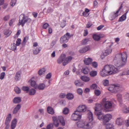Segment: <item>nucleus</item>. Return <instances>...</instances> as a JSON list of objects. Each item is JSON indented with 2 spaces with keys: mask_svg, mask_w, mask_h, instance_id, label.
Masks as SVG:
<instances>
[{
  "mask_svg": "<svg viewBox=\"0 0 129 129\" xmlns=\"http://www.w3.org/2000/svg\"><path fill=\"white\" fill-rule=\"evenodd\" d=\"M127 57L126 52L117 54L114 60L115 65L118 67H122L126 63Z\"/></svg>",
  "mask_w": 129,
  "mask_h": 129,
  "instance_id": "1",
  "label": "nucleus"
},
{
  "mask_svg": "<svg viewBox=\"0 0 129 129\" xmlns=\"http://www.w3.org/2000/svg\"><path fill=\"white\" fill-rule=\"evenodd\" d=\"M118 72L117 68L113 65H107L100 71V74L102 76L105 77L109 75L114 74Z\"/></svg>",
  "mask_w": 129,
  "mask_h": 129,
  "instance_id": "2",
  "label": "nucleus"
},
{
  "mask_svg": "<svg viewBox=\"0 0 129 129\" xmlns=\"http://www.w3.org/2000/svg\"><path fill=\"white\" fill-rule=\"evenodd\" d=\"M86 122L82 120L78 121L76 123L77 126L85 129H91L93 126L94 123L92 121Z\"/></svg>",
  "mask_w": 129,
  "mask_h": 129,
  "instance_id": "3",
  "label": "nucleus"
},
{
  "mask_svg": "<svg viewBox=\"0 0 129 129\" xmlns=\"http://www.w3.org/2000/svg\"><path fill=\"white\" fill-rule=\"evenodd\" d=\"M102 104L104 108L106 109H111L113 106L112 102L108 101L106 98H104L103 99Z\"/></svg>",
  "mask_w": 129,
  "mask_h": 129,
  "instance_id": "4",
  "label": "nucleus"
},
{
  "mask_svg": "<svg viewBox=\"0 0 129 129\" xmlns=\"http://www.w3.org/2000/svg\"><path fill=\"white\" fill-rule=\"evenodd\" d=\"M20 18L19 20V22L18 24V25H21L22 27L23 26L24 24L27 22V16H25L24 14H21L19 16Z\"/></svg>",
  "mask_w": 129,
  "mask_h": 129,
  "instance_id": "5",
  "label": "nucleus"
},
{
  "mask_svg": "<svg viewBox=\"0 0 129 129\" xmlns=\"http://www.w3.org/2000/svg\"><path fill=\"white\" fill-rule=\"evenodd\" d=\"M71 37V36L70 33H67L63 36L61 37L60 40V42L61 43L67 42Z\"/></svg>",
  "mask_w": 129,
  "mask_h": 129,
  "instance_id": "6",
  "label": "nucleus"
},
{
  "mask_svg": "<svg viewBox=\"0 0 129 129\" xmlns=\"http://www.w3.org/2000/svg\"><path fill=\"white\" fill-rule=\"evenodd\" d=\"M81 118V114L77 111H75L72 115V119L74 120H79Z\"/></svg>",
  "mask_w": 129,
  "mask_h": 129,
  "instance_id": "7",
  "label": "nucleus"
},
{
  "mask_svg": "<svg viewBox=\"0 0 129 129\" xmlns=\"http://www.w3.org/2000/svg\"><path fill=\"white\" fill-rule=\"evenodd\" d=\"M112 118V115L110 114H107L105 115L103 117V123L104 124L109 122Z\"/></svg>",
  "mask_w": 129,
  "mask_h": 129,
  "instance_id": "8",
  "label": "nucleus"
},
{
  "mask_svg": "<svg viewBox=\"0 0 129 129\" xmlns=\"http://www.w3.org/2000/svg\"><path fill=\"white\" fill-rule=\"evenodd\" d=\"M122 8V5H121L119 9L116 13H113L110 15V17H109L110 19L111 20H112L117 17L118 16V14L120 9H121Z\"/></svg>",
  "mask_w": 129,
  "mask_h": 129,
  "instance_id": "9",
  "label": "nucleus"
},
{
  "mask_svg": "<svg viewBox=\"0 0 129 129\" xmlns=\"http://www.w3.org/2000/svg\"><path fill=\"white\" fill-rule=\"evenodd\" d=\"M87 107L84 105H80L77 109V110L79 113L84 112L86 110Z\"/></svg>",
  "mask_w": 129,
  "mask_h": 129,
  "instance_id": "10",
  "label": "nucleus"
},
{
  "mask_svg": "<svg viewBox=\"0 0 129 129\" xmlns=\"http://www.w3.org/2000/svg\"><path fill=\"white\" fill-rule=\"evenodd\" d=\"M101 105L99 104H96L95 109V114H98V112H101Z\"/></svg>",
  "mask_w": 129,
  "mask_h": 129,
  "instance_id": "11",
  "label": "nucleus"
},
{
  "mask_svg": "<svg viewBox=\"0 0 129 129\" xmlns=\"http://www.w3.org/2000/svg\"><path fill=\"white\" fill-rule=\"evenodd\" d=\"M72 57L70 56H69L66 58H65L64 59V61L63 63V65L65 66L70 62L72 59Z\"/></svg>",
  "mask_w": 129,
  "mask_h": 129,
  "instance_id": "12",
  "label": "nucleus"
},
{
  "mask_svg": "<svg viewBox=\"0 0 129 129\" xmlns=\"http://www.w3.org/2000/svg\"><path fill=\"white\" fill-rule=\"evenodd\" d=\"M66 57V55L64 54H62L57 60V61L58 63L60 64L64 60Z\"/></svg>",
  "mask_w": 129,
  "mask_h": 129,
  "instance_id": "13",
  "label": "nucleus"
},
{
  "mask_svg": "<svg viewBox=\"0 0 129 129\" xmlns=\"http://www.w3.org/2000/svg\"><path fill=\"white\" fill-rule=\"evenodd\" d=\"M90 49L89 47L88 46L86 47L81 48L79 50V52L81 53H85Z\"/></svg>",
  "mask_w": 129,
  "mask_h": 129,
  "instance_id": "14",
  "label": "nucleus"
},
{
  "mask_svg": "<svg viewBox=\"0 0 129 129\" xmlns=\"http://www.w3.org/2000/svg\"><path fill=\"white\" fill-rule=\"evenodd\" d=\"M123 122V120L121 117L117 118L116 121V123L119 125H121L122 124Z\"/></svg>",
  "mask_w": 129,
  "mask_h": 129,
  "instance_id": "15",
  "label": "nucleus"
},
{
  "mask_svg": "<svg viewBox=\"0 0 129 129\" xmlns=\"http://www.w3.org/2000/svg\"><path fill=\"white\" fill-rule=\"evenodd\" d=\"M87 116L89 121H92L93 119V117L92 113L89 111H88Z\"/></svg>",
  "mask_w": 129,
  "mask_h": 129,
  "instance_id": "16",
  "label": "nucleus"
},
{
  "mask_svg": "<svg viewBox=\"0 0 129 129\" xmlns=\"http://www.w3.org/2000/svg\"><path fill=\"white\" fill-rule=\"evenodd\" d=\"M92 61V59L88 58H85L84 60V63L86 65H88L90 64Z\"/></svg>",
  "mask_w": 129,
  "mask_h": 129,
  "instance_id": "17",
  "label": "nucleus"
},
{
  "mask_svg": "<svg viewBox=\"0 0 129 129\" xmlns=\"http://www.w3.org/2000/svg\"><path fill=\"white\" fill-rule=\"evenodd\" d=\"M21 107V105L20 104L17 105L14 109L13 112V113L14 114H16L20 109Z\"/></svg>",
  "mask_w": 129,
  "mask_h": 129,
  "instance_id": "18",
  "label": "nucleus"
},
{
  "mask_svg": "<svg viewBox=\"0 0 129 129\" xmlns=\"http://www.w3.org/2000/svg\"><path fill=\"white\" fill-rule=\"evenodd\" d=\"M33 79L32 78L30 80H29V82H30V85L34 87L35 89L37 88V85L36 84L35 81L32 80Z\"/></svg>",
  "mask_w": 129,
  "mask_h": 129,
  "instance_id": "19",
  "label": "nucleus"
},
{
  "mask_svg": "<svg viewBox=\"0 0 129 129\" xmlns=\"http://www.w3.org/2000/svg\"><path fill=\"white\" fill-rule=\"evenodd\" d=\"M58 118L61 125L64 126L65 125V122L63 117L61 116H59Z\"/></svg>",
  "mask_w": 129,
  "mask_h": 129,
  "instance_id": "20",
  "label": "nucleus"
},
{
  "mask_svg": "<svg viewBox=\"0 0 129 129\" xmlns=\"http://www.w3.org/2000/svg\"><path fill=\"white\" fill-rule=\"evenodd\" d=\"M128 11H127L126 13L123 15L119 19L118 21L119 22L123 21L125 20L126 18V15L127 13L128 12Z\"/></svg>",
  "mask_w": 129,
  "mask_h": 129,
  "instance_id": "21",
  "label": "nucleus"
},
{
  "mask_svg": "<svg viewBox=\"0 0 129 129\" xmlns=\"http://www.w3.org/2000/svg\"><path fill=\"white\" fill-rule=\"evenodd\" d=\"M41 49L42 48L40 47H37L33 50V54H38L41 51Z\"/></svg>",
  "mask_w": 129,
  "mask_h": 129,
  "instance_id": "22",
  "label": "nucleus"
},
{
  "mask_svg": "<svg viewBox=\"0 0 129 129\" xmlns=\"http://www.w3.org/2000/svg\"><path fill=\"white\" fill-rule=\"evenodd\" d=\"M21 101V98L20 97H16L13 100V102L15 104L19 103Z\"/></svg>",
  "mask_w": 129,
  "mask_h": 129,
  "instance_id": "23",
  "label": "nucleus"
},
{
  "mask_svg": "<svg viewBox=\"0 0 129 129\" xmlns=\"http://www.w3.org/2000/svg\"><path fill=\"white\" fill-rule=\"evenodd\" d=\"M101 36L100 35L94 34L93 35V39L95 41H98L100 40Z\"/></svg>",
  "mask_w": 129,
  "mask_h": 129,
  "instance_id": "24",
  "label": "nucleus"
},
{
  "mask_svg": "<svg viewBox=\"0 0 129 129\" xmlns=\"http://www.w3.org/2000/svg\"><path fill=\"white\" fill-rule=\"evenodd\" d=\"M81 80L85 82H88L90 80V78L89 77L86 76H82L81 77Z\"/></svg>",
  "mask_w": 129,
  "mask_h": 129,
  "instance_id": "25",
  "label": "nucleus"
},
{
  "mask_svg": "<svg viewBox=\"0 0 129 129\" xmlns=\"http://www.w3.org/2000/svg\"><path fill=\"white\" fill-rule=\"evenodd\" d=\"M97 116L98 119L101 120L102 119L103 120V117L104 116L103 114L101 112H98V114H95Z\"/></svg>",
  "mask_w": 129,
  "mask_h": 129,
  "instance_id": "26",
  "label": "nucleus"
},
{
  "mask_svg": "<svg viewBox=\"0 0 129 129\" xmlns=\"http://www.w3.org/2000/svg\"><path fill=\"white\" fill-rule=\"evenodd\" d=\"M17 123V120L16 118L14 119L12 122L11 125V128L14 129Z\"/></svg>",
  "mask_w": 129,
  "mask_h": 129,
  "instance_id": "27",
  "label": "nucleus"
},
{
  "mask_svg": "<svg viewBox=\"0 0 129 129\" xmlns=\"http://www.w3.org/2000/svg\"><path fill=\"white\" fill-rule=\"evenodd\" d=\"M21 72L19 71L16 72L15 77V80L16 81H18L19 80L20 77Z\"/></svg>",
  "mask_w": 129,
  "mask_h": 129,
  "instance_id": "28",
  "label": "nucleus"
},
{
  "mask_svg": "<svg viewBox=\"0 0 129 129\" xmlns=\"http://www.w3.org/2000/svg\"><path fill=\"white\" fill-rule=\"evenodd\" d=\"M82 72L84 74H88L89 72V70L87 67L83 68L82 70Z\"/></svg>",
  "mask_w": 129,
  "mask_h": 129,
  "instance_id": "29",
  "label": "nucleus"
},
{
  "mask_svg": "<svg viewBox=\"0 0 129 129\" xmlns=\"http://www.w3.org/2000/svg\"><path fill=\"white\" fill-rule=\"evenodd\" d=\"M47 111L48 113L52 115L54 113V111L53 109L51 107H49L47 108Z\"/></svg>",
  "mask_w": 129,
  "mask_h": 129,
  "instance_id": "30",
  "label": "nucleus"
},
{
  "mask_svg": "<svg viewBox=\"0 0 129 129\" xmlns=\"http://www.w3.org/2000/svg\"><path fill=\"white\" fill-rule=\"evenodd\" d=\"M117 98L119 102L121 104L122 102V95L120 94H118L117 95Z\"/></svg>",
  "mask_w": 129,
  "mask_h": 129,
  "instance_id": "31",
  "label": "nucleus"
},
{
  "mask_svg": "<svg viewBox=\"0 0 129 129\" xmlns=\"http://www.w3.org/2000/svg\"><path fill=\"white\" fill-rule=\"evenodd\" d=\"M97 74L96 71H92L89 73L90 76L91 77H93L96 76Z\"/></svg>",
  "mask_w": 129,
  "mask_h": 129,
  "instance_id": "32",
  "label": "nucleus"
},
{
  "mask_svg": "<svg viewBox=\"0 0 129 129\" xmlns=\"http://www.w3.org/2000/svg\"><path fill=\"white\" fill-rule=\"evenodd\" d=\"M46 69L45 68H42L38 72V73L39 75H41L44 74L46 71Z\"/></svg>",
  "mask_w": 129,
  "mask_h": 129,
  "instance_id": "33",
  "label": "nucleus"
},
{
  "mask_svg": "<svg viewBox=\"0 0 129 129\" xmlns=\"http://www.w3.org/2000/svg\"><path fill=\"white\" fill-rule=\"evenodd\" d=\"M45 87L44 84L42 83H40L39 84L37 88L39 90H42L44 89Z\"/></svg>",
  "mask_w": 129,
  "mask_h": 129,
  "instance_id": "34",
  "label": "nucleus"
},
{
  "mask_svg": "<svg viewBox=\"0 0 129 129\" xmlns=\"http://www.w3.org/2000/svg\"><path fill=\"white\" fill-rule=\"evenodd\" d=\"M67 98L69 100H72L74 98L73 95L71 93H68L66 95Z\"/></svg>",
  "mask_w": 129,
  "mask_h": 129,
  "instance_id": "35",
  "label": "nucleus"
},
{
  "mask_svg": "<svg viewBox=\"0 0 129 129\" xmlns=\"http://www.w3.org/2000/svg\"><path fill=\"white\" fill-rule=\"evenodd\" d=\"M112 50L110 48L108 49L105 50L104 53V54L105 55H107L111 53L112 52Z\"/></svg>",
  "mask_w": 129,
  "mask_h": 129,
  "instance_id": "36",
  "label": "nucleus"
},
{
  "mask_svg": "<svg viewBox=\"0 0 129 129\" xmlns=\"http://www.w3.org/2000/svg\"><path fill=\"white\" fill-rule=\"evenodd\" d=\"M75 85L77 86H81L82 85V84L80 81L77 80L75 82Z\"/></svg>",
  "mask_w": 129,
  "mask_h": 129,
  "instance_id": "37",
  "label": "nucleus"
},
{
  "mask_svg": "<svg viewBox=\"0 0 129 129\" xmlns=\"http://www.w3.org/2000/svg\"><path fill=\"white\" fill-rule=\"evenodd\" d=\"M123 112L125 113H129V109L128 107L127 108V107L125 106L123 107L122 109Z\"/></svg>",
  "mask_w": 129,
  "mask_h": 129,
  "instance_id": "38",
  "label": "nucleus"
},
{
  "mask_svg": "<svg viewBox=\"0 0 129 129\" xmlns=\"http://www.w3.org/2000/svg\"><path fill=\"white\" fill-rule=\"evenodd\" d=\"M107 129H114V126L113 124L109 123L106 125Z\"/></svg>",
  "mask_w": 129,
  "mask_h": 129,
  "instance_id": "39",
  "label": "nucleus"
},
{
  "mask_svg": "<svg viewBox=\"0 0 129 129\" xmlns=\"http://www.w3.org/2000/svg\"><path fill=\"white\" fill-rule=\"evenodd\" d=\"M29 92L30 95H33L35 93L36 91L34 89H31L29 90Z\"/></svg>",
  "mask_w": 129,
  "mask_h": 129,
  "instance_id": "40",
  "label": "nucleus"
},
{
  "mask_svg": "<svg viewBox=\"0 0 129 129\" xmlns=\"http://www.w3.org/2000/svg\"><path fill=\"white\" fill-rule=\"evenodd\" d=\"M4 34L6 35L9 36L11 33V31L8 29H5L4 31Z\"/></svg>",
  "mask_w": 129,
  "mask_h": 129,
  "instance_id": "41",
  "label": "nucleus"
},
{
  "mask_svg": "<svg viewBox=\"0 0 129 129\" xmlns=\"http://www.w3.org/2000/svg\"><path fill=\"white\" fill-rule=\"evenodd\" d=\"M114 90V92L116 93L120 89V87L119 85H115Z\"/></svg>",
  "mask_w": 129,
  "mask_h": 129,
  "instance_id": "42",
  "label": "nucleus"
},
{
  "mask_svg": "<svg viewBox=\"0 0 129 129\" xmlns=\"http://www.w3.org/2000/svg\"><path fill=\"white\" fill-rule=\"evenodd\" d=\"M16 44L13 43L11 45V49L12 50H15L16 49Z\"/></svg>",
  "mask_w": 129,
  "mask_h": 129,
  "instance_id": "43",
  "label": "nucleus"
},
{
  "mask_svg": "<svg viewBox=\"0 0 129 129\" xmlns=\"http://www.w3.org/2000/svg\"><path fill=\"white\" fill-rule=\"evenodd\" d=\"M89 41V39L86 38L83 40L82 41V43L83 45L86 44Z\"/></svg>",
  "mask_w": 129,
  "mask_h": 129,
  "instance_id": "44",
  "label": "nucleus"
},
{
  "mask_svg": "<svg viewBox=\"0 0 129 129\" xmlns=\"http://www.w3.org/2000/svg\"><path fill=\"white\" fill-rule=\"evenodd\" d=\"M15 92L17 93H19L21 92V90L20 89L17 87H16L14 88Z\"/></svg>",
  "mask_w": 129,
  "mask_h": 129,
  "instance_id": "45",
  "label": "nucleus"
},
{
  "mask_svg": "<svg viewBox=\"0 0 129 129\" xmlns=\"http://www.w3.org/2000/svg\"><path fill=\"white\" fill-rule=\"evenodd\" d=\"M115 87V85H111L108 89V90L111 92H114V90Z\"/></svg>",
  "mask_w": 129,
  "mask_h": 129,
  "instance_id": "46",
  "label": "nucleus"
},
{
  "mask_svg": "<svg viewBox=\"0 0 129 129\" xmlns=\"http://www.w3.org/2000/svg\"><path fill=\"white\" fill-rule=\"evenodd\" d=\"M28 37L27 36L24 38L23 42L22 43V45L23 46L25 45V43L27 41H26V39L27 40H28Z\"/></svg>",
  "mask_w": 129,
  "mask_h": 129,
  "instance_id": "47",
  "label": "nucleus"
},
{
  "mask_svg": "<svg viewBox=\"0 0 129 129\" xmlns=\"http://www.w3.org/2000/svg\"><path fill=\"white\" fill-rule=\"evenodd\" d=\"M22 89L23 91H26L27 93L29 91V88L28 87L24 86L22 87Z\"/></svg>",
  "mask_w": 129,
  "mask_h": 129,
  "instance_id": "48",
  "label": "nucleus"
},
{
  "mask_svg": "<svg viewBox=\"0 0 129 129\" xmlns=\"http://www.w3.org/2000/svg\"><path fill=\"white\" fill-rule=\"evenodd\" d=\"M95 95L97 96L101 94V92L99 90H95L94 91Z\"/></svg>",
  "mask_w": 129,
  "mask_h": 129,
  "instance_id": "49",
  "label": "nucleus"
},
{
  "mask_svg": "<svg viewBox=\"0 0 129 129\" xmlns=\"http://www.w3.org/2000/svg\"><path fill=\"white\" fill-rule=\"evenodd\" d=\"M104 85L105 86H107L109 83V81L108 80L105 79L103 80V81Z\"/></svg>",
  "mask_w": 129,
  "mask_h": 129,
  "instance_id": "50",
  "label": "nucleus"
},
{
  "mask_svg": "<svg viewBox=\"0 0 129 129\" xmlns=\"http://www.w3.org/2000/svg\"><path fill=\"white\" fill-rule=\"evenodd\" d=\"M69 109L67 108H64L63 110V113L65 114H68L69 113Z\"/></svg>",
  "mask_w": 129,
  "mask_h": 129,
  "instance_id": "51",
  "label": "nucleus"
},
{
  "mask_svg": "<svg viewBox=\"0 0 129 129\" xmlns=\"http://www.w3.org/2000/svg\"><path fill=\"white\" fill-rule=\"evenodd\" d=\"M11 119V115L10 114H9L7 116L6 120L10 121Z\"/></svg>",
  "mask_w": 129,
  "mask_h": 129,
  "instance_id": "52",
  "label": "nucleus"
},
{
  "mask_svg": "<svg viewBox=\"0 0 129 129\" xmlns=\"http://www.w3.org/2000/svg\"><path fill=\"white\" fill-rule=\"evenodd\" d=\"M53 125L52 123H50L47 126V129H52L53 128Z\"/></svg>",
  "mask_w": 129,
  "mask_h": 129,
  "instance_id": "53",
  "label": "nucleus"
},
{
  "mask_svg": "<svg viewBox=\"0 0 129 129\" xmlns=\"http://www.w3.org/2000/svg\"><path fill=\"white\" fill-rule=\"evenodd\" d=\"M97 85L96 84H92L90 88L91 89H95L97 88Z\"/></svg>",
  "mask_w": 129,
  "mask_h": 129,
  "instance_id": "54",
  "label": "nucleus"
},
{
  "mask_svg": "<svg viewBox=\"0 0 129 129\" xmlns=\"http://www.w3.org/2000/svg\"><path fill=\"white\" fill-rule=\"evenodd\" d=\"M10 19V16L9 15H6L4 17L3 20L4 21L8 20Z\"/></svg>",
  "mask_w": 129,
  "mask_h": 129,
  "instance_id": "55",
  "label": "nucleus"
},
{
  "mask_svg": "<svg viewBox=\"0 0 129 129\" xmlns=\"http://www.w3.org/2000/svg\"><path fill=\"white\" fill-rule=\"evenodd\" d=\"M5 75V72L2 73L0 74V79L1 80H3L4 78Z\"/></svg>",
  "mask_w": 129,
  "mask_h": 129,
  "instance_id": "56",
  "label": "nucleus"
},
{
  "mask_svg": "<svg viewBox=\"0 0 129 129\" xmlns=\"http://www.w3.org/2000/svg\"><path fill=\"white\" fill-rule=\"evenodd\" d=\"M16 2V0H12L10 3L11 6H14Z\"/></svg>",
  "mask_w": 129,
  "mask_h": 129,
  "instance_id": "57",
  "label": "nucleus"
},
{
  "mask_svg": "<svg viewBox=\"0 0 129 129\" xmlns=\"http://www.w3.org/2000/svg\"><path fill=\"white\" fill-rule=\"evenodd\" d=\"M21 40L20 39H17L16 41V45L17 46H18L21 43Z\"/></svg>",
  "mask_w": 129,
  "mask_h": 129,
  "instance_id": "58",
  "label": "nucleus"
},
{
  "mask_svg": "<svg viewBox=\"0 0 129 129\" xmlns=\"http://www.w3.org/2000/svg\"><path fill=\"white\" fill-rule=\"evenodd\" d=\"M53 123L55 126L57 127L58 126L59 123L58 120L53 122Z\"/></svg>",
  "mask_w": 129,
  "mask_h": 129,
  "instance_id": "59",
  "label": "nucleus"
},
{
  "mask_svg": "<svg viewBox=\"0 0 129 129\" xmlns=\"http://www.w3.org/2000/svg\"><path fill=\"white\" fill-rule=\"evenodd\" d=\"M78 93L80 95H81L82 93V90L80 88H78L77 90Z\"/></svg>",
  "mask_w": 129,
  "mask_h": 129,
  "instance_id": "60",
  "label": "nucleus"
},
{
  "mask_svg": "<svg viewBox=\"0 0 129 129\" xmlns=\"http://www.w3.org/2000/svg\"><path fill=\"white\" fill-rule=\"evenodd\" d=\"M92 66L95 68H96L98 66V64L97 63L95 62H93L92 63Z\"/></svg>",
  "mask_w": 129,
  "mask_h": 129,
  "instance_id": "61",
  "label": "nucleus"
},
{
  "mask_svg": "<svg viewBox=\"0 0 129 129\" xmlns=\"http://www.w3.org/2000/svg\"><path fill=\"white\" fill-rule=\"evenodd\" d=\"M66 25V22L64 21H63L61 24V26L62 27H64Z\"/></svg>",
  "mask_w": 129,
  "mask_h": 129,
  "instance_id": "62",
  "label": "nucleus"
},
{
  "mask_svg": "<svg viewBox=\"0 0 129 129\" xmlns=\"http://www.w3.org/2000/svg\"><path fill=\"white\" fill-rule=\"evenodd\" d=\"M53 11V9L50 8H49L47 10V13H49L52 12Z\"/></svg>",
  "mask_w": 129,
  "mask_h": 129,
  "instance_id": "63",
  "label": "nucleus"
},
{
  "mask_svg": "<svg viewBox=\"0 0 129 129\" xmlns=\"http://www.w3.org/2000/svg\"><path fill=\"white\" fill-rule=\"evenodd\" d=\"M15 20L14 19H12L10 20V21L9 22V25L10 26H12Z\"/></svg>",
  "mask_w": 129,
  "mask_h": 129,
  "instance_id": "64",
  "label": "nucleus"
}]
</instances>
